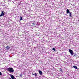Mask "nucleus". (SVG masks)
<instances>
[{
	"label": "nucleus",
	"mask_w": 79,
	"mask_h": 79,
	"mask_svg": "<svg viewBox=\"0 0 79 79\" xmlns=\"http://www.w3.org/2000/svg\"><path fill=\"white\" fill-rule=\"evenodd\" d=\"M22 76H23V74H22L20 75V77H22Z\"/></svg>",
	"instance_id": "ddd939ff"
},
{
	"label": "nucleus",
	"mask_w": 79,
	"mask_h": 79,
	"mask_svg": "<svg viewBox=\"0 0 79 79\" xmlns=\"http://www.w3.org/2000/svg\"><path fill=\"white\" fill-rule=\"evenodd\" d=\"M35 76H37V73H35Z\"/></svg>",
	"instance_id": "4468645a"
},
{
	"label": "nucleus",
	"mask_w": 79,
	"mask_h": 79,
	"mask_svg": "<svg viewBox=\"0 0 79 79\" xmlns=\"http://www.w3.org/2000/svg\"><path fill=\"white\" fill-rule=\"evenodd\" d=\"M69 51L71 54V55L73 56V51L71 50L70 49H69Z\"/></svg>",
	"instance_id": "f03ea898"
},
{
	"label": "nucleus",
	"mask_w": 79,
	"mask_h": 79,
	"mask_svg": "<svg viewBox=\"0 0 79 79\" xmlns=\"http://www.w3.org/2000/svg\"><path fill=\"white\" fill-rule=\"evenodd\" d=\"M69 16L70 17H71V12H69Z\"/></svg>",
	"instance_id": "9d476101"
},
{
	"label": "nucleus",
	"mask_w": 79,
	"mask_h": 79,
	"mask_svg": "<svg viewBox=\"0 0 79 79\" xmlns=\"http://www.w3.org/2000/svg\"><path fill=\"white\" fill-rule=\"evenodd\" d=\"M73 67L74 68H75V69H77V66H73Z\"/></svg>",
	"instance_id": "6e6552de"
},
{
	"label": "nucleus",
	"mask_w": 79,
	"mask_h": 79,
	"mask_svg": "<svg viewBox=\"0 0 79 79\" xmlns=\"http://www.w3.org/2000/svg\"><path fill=\"white\" fill-rule=\"evenodd\" d=\"M52 50H54V51H55V49L54 48H52Z\"/></svg>",
	"instance_id": "f8f14e48"
},
{
	"label": "nucleus",
	"mask_w": 79,
	"mask_h": 79,
	"mask_svg": "<svg viewBox=\"0 0 79 79\" xmlns=\"http://www.w3.org/2000/svg\"><path fill=\"white\" fill-rule=\"evenodd\" d=\"M3 11L2 12L1 14L0 15V17H2L3 16H4V13H3Z\"/></svg>",
	"instance_id": "20e7f679"
},
{
	"label": "nucleus",
	"mask_w": 79,
	"mask_h": 79,
	"mask_svg": "<svg viewBox=\"0 0 79 79\" xmlns=\"http://www.w3.org/2000/svg\"><path fill=\"white\" fill-rule=\"evenodd\" d=\"M66 12H67V13H69V9H68L67 10V11H66Z\"/></svg>",
	"instance_id": "0eeeda50"
},
{
	"label": "nucleus",
	"mask_w": 79,
	"mask_h": 79,
	"mask_svg": "<svg viewBox=\"0 0 79 79\" xmlns=\"http://www.w3.org/2000/svg\"><path fill=\"white\" fill-rule=\"evenodd\" d=\"M32 75H34V74H33V73H32Z\"/></svg>",
	"instance_id": "dca6fc26"
},
{
	"label": "nucleus",
	"mask_w": 79,
	"mask_h": 79,
	"mask_svg": "<svg viewBox=\"0 0 79 79\" xmlns=\"http://www.w3.org/2000/svg\"><path fill=\"white\" fill-rule=\"evenodd\" d=\"M10 46H7L6 47V50H8L9 49H10Z\"/></svg>",
	"instance_id": "423d86ee"
},
{
	"label": "nucleus",
	"mask_w": 79,
	"mask_h": 79,
	"mask_svg": "<svg viewBox=\"0 0 79 79\" xmlns=\"http://www.w3.org/2000/svg\"><path fill=\"white\" fill-rule=\"evenodd\" d=\"M21 20H23V17H20V21H21Z\"/></svg>",
	"instance_id": "1a4fd4ad"
},
{
	"label": "nucleus",
	"mask_w": 79,
	"mask_h": 79,
	"mask_svg": "<svg viewBox=\"0 0 79 79\" xmlns=\"http://www.w3.org/2000/svg\"><path fill=\"white\" fill-rule=\"evenodd\" d=\"M10 76L11 77L12 79H16V78H15L13 75L10 74Z\"/></svg>",
	"instance_id": "7ed1b4c3"
},
{
	"label": "nucleus",
	"mask_w": 79,
	"mask_h": 79,
	"mask_svg": "<svg viewBox=\"0 0 79 79\" xmlns=\"http://www.w3.org/2000/svg\"><path fill=\"white\" fill-rule=\"evenodd\" d=\"M39 73L40 75H42V72L40 70H39Z\"/></svg>",
	"instance_id": "39448f33"
},
{
	"label": "nucleus",
	"mask_w": 79,
	"mask_h": 79,
	"mask_svg": "<svg viewBox=\"0 0 79 79\" xmlns=\"http://www.w3.org/2000/svg\"><path fill=\"white\" fill-rule=\"evenodd\" d=\"M32 24H33V26H35V24H34V23H32Z\"/></svg>",
	"instance_id": "2eb2a0df"
},
{
	"label": "nucleus",
	"mask_w": 79,
	"mask_h": 79,
	"mask_svg": "<svg viewBox=\"0 0 79 79\" xmlns=\"http://www.w3.org/2000/svg\"><path fill=\"white\" fill-rule=\"evenodd\" d=\"M7 69V70L10 73H14V69L12 68H8Z\"/></svg>",
	"instance_id": "f257e3e1"
},
{
	"label": "nucleus",
	"mask_w": 79,
	"mask_h": 79,
	"mask_svg": "<svg viewBox=\"0 0 79 79\" xmlns=\"http://www.w3.org/2000/svg\"><path fill=\"white\" fill-rule=\"evenodd\" d=\"M2 73L0 72V76H2Z\"/></svg>",
	"instance_id": "9b49d317"
}]
</instances>
